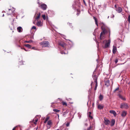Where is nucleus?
<instances>
[{
	"label": "nucleus",
	"instance_id": "1",
	"mask_svg": "<svg viewBox=\"0 0 130 130\" xmlns=\"http://www.w3.org/2000/svg\"><path fill=\"white\" fill-rule=\"evenodd\" d=\"M102 25L101 26V28L102 31L100 34V39L102 40L104 39L105 34L108 33H109V36L110 37V29L106 27L105 25L102 23Z\"/></svg>",
	"mask_w": 130,
	"mask_h": 130
},
{
	"label": "nucleus",
	"instance_id": "2",
	"mask_svg": "<svg viewBox=\"0 0 130 130\" xmlns=\"http://www.w3.org/2000/svg\"><path fill=\"white\" fill-rule=\"evenodd\" d=\"M98 67H97L95 69V71L93 72V74L92 75V77L94 80V82L95 83V86L94 88V90H95L96 89L97 87L98 86V82L97 80L98 77V76L95 75L96 73V71H97Z\"/></svg>",
	"mask_w": 130,
	"mask_h": 130
},
{
	"label": "nucleus",
	"instance_id": "3",
	"mask_svg": "<svg viewBox=\"0 0 130 130\" xmlns=\"http://www.w3.org/2000/svg\"><path fill=\"white\" fill-rule=\"evenodd\" d=\"M40 44L43 47H47L49 46V43L47 41H43L40 43Z\"/></svg>",
	"mask_w": 130,
	"mask_h": 130
},
{
	"label": "nucleus",
	"instance_id": "4",
	"mask_svg": "<svg viewBox=\"0 0 130 130\" xmlns=\"http://www.w3.org/2000/svg\"><path fill=\"white\" fill-rule=\"evenodd\" d=\"M59 45L64 50L68 49V46L64 42L61 41L59 43Z\"/></svg>",
	"mask_w": 130,
	"mask_h": 130
},
{
	"label": "nucleus",
	"instance_id": "5",
	"mask_svg": "<svg viewBox=\"0 0 130 130\" xmlns=\"http://www.w3.org/2000/svg\"><path fill=\"white\" fill-rule=\"evenodd\" d=\"M120 107V108L122 109H127L128 108L129 106L127 103H123L121 104Z\"/></svg>",
	"mask_w": 130,
	"mask_h": 130
},
{
	"label": "nucleus",
	"instance_id": "6",
	"mask_svg": "<svg viewBox=\"0 0 130 130\" xmlns=\"http://www.w3.org/2000/svg\"><path fill=\"white\" fill-rule=\"evenodd\" d=\"M39 4V7H40L43 10H45L47 8V5L44 4H40L39 2L38 3Z\"/></svg>",
	"mask_w": 130,
	"mask_h": 130
},
{
	"label": "nucleus",
	"instance_id": "7",
	"mask_svg": "<svg viewBox=\"0 0 130 130\" xmlns=\"http://www.w3.org/2000/svg\"><path fill=\"white\" fill-rule=\"evenodd\" d=\"M106 43L105 44L104 46L103 47V48H107L109 46L110 43V40H108V41H106Z\"/></svg>",
	"mask_w": 130,
	"mask_h": 130
},
{
	"label": "nucleus",
	"instance_id": "8",
	"mask_svg": "<svg viewBox=\"0 0 130 130\" xmlns=\"http://www.w3.org/2000/svg\"><path fill=\"white\" fill-rule=\"evenodd\" d=\"M104 123L105 125H108L110 123V121L106 118H104Z\"/></svg>",
	"mask_w": 130,
	"mask_h": 130
},
{
	"label": "nucleus",
	"instance_id": "9",
	"mask_svg": "<svg viewBox=\"0 0 130 130\" xmlns=\"http://www.w3.org/2000/svg\"><path fill=\"white\" fill-rule=\"evenodd\" d=\"M104 82L105 85H106L107 87L109 86V81L108 79H106V78H105L104 80Z\"/></svg>",
	"mask_w": 130,
	"mask_h": 130
},
{
	"label": "nucleus",
	"instance_id": "10",
	"mask_svg": "<svg viewBox=\"0 0 130 130\" xmlns=\"http://www.w3.org/2000/svg\"><path fill=\"white\" fill-rule=\"evenodd\" d=\"M41 14L39 12L38 13H36L35 14V19L37 20V21L39 19L40 16Z\"/></svg>",
	"mask_w": 130,
	"mask_h": 130
},
{
	"label": "nucleus",
	"instance_id": "11",
	"mask_svg": "<svg viewBox=\"0 0 130 130\" xmlns=\"http://www.w3.org/2000/svg\"><path fill=\"white\" fill-rule=\"evenodd\" d=\"M118 96L121 99L125 101L126 100V99L125 98L124 96H123L122 95H121L120 94H118Z\"/></svg>",
	"mask_w": 130,
	"mask_h": 130
},
{
	"label": "nucleus",
	"instance_id": "12",
	"mask_svg": "<svg viewBox=\"0 0 130 130\" xmlns=\"http://www.w3.org/2000/svg\"><path fill=\"white\" fill-rule=\"evenodd\" d=\"M127 114V112L126 111H123L121 114V116L122 117H125Z\"/></svg>",
	"mask_w": 130,
	"mask_h": 130
},
{
	"label": "nucleus",
	"instance_id": "13",
	"mask_svg": "<svg viewBox=\"0 0 130 130\" xmlns=\"http://www.w3.org/2000/svg\"><path fill=\"white\" fill-rule=\"evenodd\" d=\"M37 22L36 23V25L38 27H41L42 25V23L40 21H37Z\"/></svg>",
	"mask_w": 130,
	"mask_h": 130
},
{
	"label": "nucleus",
	"instance_id": "14",
	"mask_svg": "<svg viewBox=\"0 0 130 130\" xmlns=\"http://www.w3.org/2000/svg\"><path fill=\"white\" fill-rule=\"evenodd\" d=\"M116 10L118 13H120L122 11V9L121 8L119 7H118L117 8V9H116Z\"/></svg>",
	"mask_w": 130,
	"mask_h": 130
},
{
	"label": "nucleus",
	"instance_id": "15",
	"mask_svg": "<svg viewBox=\"0 0 130 130\" xmlns=\"http://www.w3.org/2000/svg\"><path fill=\"white\" fill-rule=\"evenodd\" d=\"M109 112L110 113L113 114L115 117H116L117 115V113L113 110H110Z\"/></svg>",
	"mask_w": 130,
	"mask_h": 130
},
{
	"label": "nucleus",
	"instance_id": "16",
	"mask_svg": "<svg viewBox=\"0 0 130 130\" xmlns=\"http://www.w3.org/2000/svg\"><path fill=\"white\" fill-rule=\"evenodd\" d=\"M117 51V47L115 46H113V48L112 50V52L113 53L115 54L116 52Z\"/></svg>",
	"mask_w": 130,
	"mask_h": 130
},
{
	"label": "nucleus",
	"instance_id": "17",
	"mask_svg": "<svg viewBox=\"0 0 130 130\" xmlns=\"http://www.w3.org/2000/svg\"><path fill=\"white\" fill-rule=\"evenodd\" d=\"M115 120L114 119H112L111 120V124L110 125L111 126H113L115 123Z\"/></svg>",
	"mask_w": 130,
	"mask_h": 130
},
{
	"label": "nucleus",
	"instance_id": "18",
	"mask_svg": "<svg viewBox=\"0 0 130 130\" xmlns=\"http://www.w3.org/2000/svg\"><path fill=\"white\" fill-rule=\"evenodd\" d=\"M104 107V106L102 105L99 104L98 106V108L99 109H102Z\"/></svg>",
	"mask_w": 130,
	"mask_h": 130
},
{
	"label": "nucleus",
	"instance_id": "19",
	"mask_svg": "<svg viewBox=\"0 0 130 130\" xmlns=\"http://www.w3.org/2000/svg\"><path fill=\"white\" fill-rule=\"evenodd\" d=\"M17 29L18 31L19 32H21L22 31H21V30H22V28L20 26L19 27H17Z\"/></svg>",
	"mask_w": 130,
	"mask_h": 130
},
{
	"label": "nucleus",
	"instance_id": "20",
	"mask_svg": "<svg viewBox=\"0 0 130 130\" xmlns=\"http://www.w3.org/2000/svg\"><path fill=\"white\" fill-rule=\"evenodd\" d=\"M93 19L95 20V24L97 26H98V20L95 17H93Z\"/></svg>",
	"mask_w": 130,
	"mask_h": 130
},
{
	"label": "nucleus",
	"instance_id": "21",
	"mask_svg": "<svg viewBox=\"0 0 130 130\" xmlns=\"http://www.w3.org/2000/svg\"><path fill=\"white\" fill-rule=\"evenodd\" d=\"M52 121L51 120H49L47 122V125H50V126H52Z\"/></svg>",
	"mask_w": 130,
	"mask_h": 130
},
{
	"label": "nucleus",
	"instance_id": "22",
	"mask_svg": "<svg viewBox=\"0 0 130 130\" xmlns=\"http://www.w3.org/2000/svg\"><path fill=\"white\" fill-rule=\"evenodd\" d=\"M103 95H102L101 94L100 95V96H99V100L100 101H101L103 99Z\"/></svg>",
	"mask_w": 130,
	"mask_h": 130
},
{
	"label": "nucleus",
	"instance_id": "23",
	"mask_svg": "<svg viewBox=\"0 0 130 130\" xmlns=\"http://www.w3.org/2000/svg\"><path fill=\"white\" fill-rule=\"evenodd\" d=\"M69 112V111L67 110L66 111L63 113V116L65 117L66 115Z\"/></svg>",
	"mask_w": 130,
	"mask_h": 130
},
{
	"label": "nucleus",
	"instance_id": "24",
	"mask_svg": "<svg viewBox=\"0 0 130 130\" xmlns=\"http://www.w3.org/2000/svg\"><path fill=\"white\" fill-rule=\"evenodd\" d=\"M24 45L26 47L28 48H31V46L29 44H25V45Z\"/></svg>",
	"mask_w": 130,
	"mask_h": 130
},
{
	"label": "nucleus",
	"instance_id": "25",
	"mask_svg": "<svg viewBox=\"0 0 130 130\" xmlns=\"http://www.w3.org/2000/svg\"><path fill=\"white\" fill-rule=\"evenodd\" d=\"M8 11L9 12L7 13L8 15H10L12 13V11L11 9H9Z\"/></svg>",
	"mask_w": 130,
	"mask_h": 130
},
{
	"label": "nucleus",
	"instance_id": "26",
	"mask_svg": "<svg viewBox=\"0 0 130 130\" xmlns=\"http://www.w3.org/2000/svg\"><path fill=\"white\" fill-rule=\"evenodd\" d=\"M62 104L63 105H65L66 106H67V103L65 102H62Z\"/></svg>",
	"mask_w": 130,
	"mask_h": 130
},
{
	"label": "nucleus",
	"instance_id": "27",
	"mask_svg": "<svg viewBox=\"0 0 130 130\" xmlns=\"http://www.w3.org/2000/svg\"><path fill=\"white\" fill-rule=\"evenodd\" d=\"M89 114L88 115V116H89V117L91 119H92L93 118V117L91 115V112H89Z\"/></svg>",
	"mask_w": 130,
	"mask_h": 130
},
{
	"label": "nucleus",
	"instance_id": "28",
	"mask_svg": "<svg viewBox=\"0 0 130 130\" xmlns=\"http://www.w3.org/2000/svg\"><path fill=\"white\" fill-rule=\"evenodd\" d=\"M77 16H78L80 13V11L79 9H77Z\"/></svg>",
	"mask_w": 130,
	"mask_h": 130
},
{
	"label": "nucleus",
	"instance_id": "29",
	"mask_svg": "<svg viewBox=\"0 0 130 130\" xmlns=\"http://www.w3.org/2000/svg\"><path fill=\"white\" fill-rule=\"evenodd\" d=\"M32 41H33L32 40H30L29 41H26L25 42L27 43H29L30 42H32Z\"/></svg>",
	"mask_w": 130,
	"mask_h": 130
},
{
	"label": "nucleus",
	"instance_id": "30",
	"mask_svg": "<svg viewBox=\"0 0 130 130\" xmlns=\"http://www.w3.org/2000/svg\"><path fill=\"white\" fill-rule=\"evenodd\" d=\"M127 20L129 22V23H130V15H129L128 16V18L127 19Z\"/></svg>",
	"mask_w": 130,
	"mask_h": 130
},
{
	"label": "nucleus",
	"instance_id": "31",
	"mask_svg": "<svg viewBox=\"0 0 130 130\" xmlns=\"http://www.w3.org/2000/svg\"><path fill=\"white\" fill-rule=\"evenodd\" d=\"M53 110L54 111L56 112H59L60 111V110L57 109H53Z\"/></svg>",
	"mask_w": 130,
	"mask_h": 130
},
{
	"label": "nucleus",
	"instance_id": "32",
	"mask_svg": "<svg viewBox=\"0 0 130 130\" xmlns=\"http://www.w3.org/2000/svg\"><path fill=\"white\" fill-rule=\"evenodd\" d=\"M42 17L43 18L44 20L45 19V15H42Z\"/></svg>",
	"mask_w": 130,
	"mask_h": 130
},
{
	"label": "nucleus",
	"instance_id": "33",
	"mask_svg": "<svg viewBox=\"0 0 130 130\" xmlns=\"http://www.w3.org/2000/svg\"><path fill=\"white\" fill-rule=\"evenodd\" d=\"M119 87H118L115 90H114V92H115V91H116L117 90H119Z\"/></svg>",
	"mask_w": 130,
	"mask_h": 130
},
{
	"label": "nucleus",
	"instance_id": "34",
	"mask_svg": "<svg viewBox=\"0 0 130 130\" xmlns=\"http://www.w3.org/2000/svg\"><path fill=\"white\" fill-rule=\"evenodd\" d=\"M38 121V119H36L35 120V122H34V123L35 124H36V123H37V122Z\"/></svg>",
	"mask_w": 130,
	"mask_h": 130
},
{
	"label": "nucleus",
	"instance_id": "35",
	"mask_svg": "<svg viewBox=\"0 0 130 130\" xmlns=\"http://www.w3.org/2000/svg\"><path fill=\"white\" fill-rule=\"evenodd\" d=\"M51 126H50V125H47V128L48 129L50 128H51Z\"/></svg>",
	"mask_w": 130,
	"mask_h": 130
},
{
	"label": "nucleus",
	"instance_id": "36",
	"mask_svg": "<svg viewBox=\"0 0 130 130\" xmlns=\"http://www.w3.org/2000/svg\"><path fill=\"white\" fill-rule=\"evenodd\" d=\"M70 125V123L69 122H68L66 124V126L67 127H68Z\"/></svg>",
	"mask_w": 130,
	"mask_h": 130
},
{
	"label": "nucleus",
	"instance_id": "37",
	"mask_svg": "<svg viewBox=\"0 0 130 130\" xmlns=\"http://www.w3.org/2000/svg\"><path fill=\"white\" fill-rule=\"evenodd\" d=\"M31 49H33V50H37V48H36L35 47H31Z\"/></svg>",
	"mask_w": 130,
	"mask_h": 130
},
{
	"label": "nucleus",
	"instance_id": "38",
	"mask_svg": "<svg viewBox=\"0 0 130 130\" xmlns=\"http://www.w3.org/2000/svg\"><path fill=\"white\" fill-rule=\"evenodd\" d=\"M32 29H36V27L35 26H33L32 27Z\"/></svg>",
	"mask_w": 130,
	"mask_h": 130
},
{
	"label": "nucleus",
	"instance_id": "39",
	"mask_svg": "<svg viewBox=\"0 0 130 130\" xmlns=\"http://www.w3.org/2000/svg\"><path fill=\"white\" fill-rule=\"evenodd\" d=\"M49 117H47L45 119V120H47V121L49 119Z\"/></svg>",
	"mask_w": 130,
	"mask_h": 130
},
{
	"label": "nucleus",
	"instance_id": "40",
	"mask_svg": "<svg viewBox=\"0 0 130 130\" xmlns=\"http://www.w3.org/2000/svg\"><path fill=\"white\" fill-rule=\"evenodd\" d=\"M118 62V59H116L115 60V62L116 63H117Z\"/></svg>",
	"mask_w": 130,
	"mask_h": 130
},
{
	"label": "nucleus",
	"instance_id": "41",
	"mask_svg": "<svg viewBox=\"0 0 130 130\" xmlns=\"http://www.w3.org/2000/svg\"><path fill=\"white\" fill-rule=\"evenodd\" d=\"M93 84V82H91V88H92V86H92V84Z\"/></svg>",
	"mask_w": 130,
	"mask_h": 130
},
{
	"label": "nucleus",
	"instance_id": "42",
	"mask_svg": "<svg viewBox=\"0 0 130 130\" xmlns=\"http://www.w3.org/2000/svg\"><path fill=\"white\" fill-rule=\"evenodd\" d=\"M47 121V120H45L44 122V123H46Z\"/></svg>",
	"mask_w": 130,
	"mask_h": 130
},
{
	"label": "nucleus",
	"instance_id": "43",
	"mask_svg": "<svg viewBox=\"0 0 130 130\" xmlns=\"http://www.w3.org/2000/svg\"><path fill=\"white\" fill-rule=\"evenodd\" d=\"M47 121V120H45L44 122V123H46Z\"/></svg>",
	"mask_w": 130,
	"mask_h": 130
},
{
	"label": "nucleus",
	"instance_id": "44",
	"mask_svg": "<svg viewBox=\"0 0 130 130\" xmlns=\"http://www.w3.org/2000/svg\"><path fill=\"white\" fill-rule=\"evenodd\" d=\"M115 8H116V9H117V7L116 5H115Z\"/></svg>",
	"mask_w": 130,
	"mask_h": 130
},
{
	"label": "nucleus",
	"instance_id": "45",
	"mask_svg": "<svg viewBox=\"0 0 130 130\" xmlns=\"http://www.w3.org/2000/svg\"><path fill=\"white\" fill-rule=\"evenodd\" d=\"M69 25L70 26H72V24H71V23H69Z\"/></svg>",
	"mask_w": 130,
	"mask_h": 130
},
{
	"label": "nucleus",
	"instance_id": "46",
	"mask_svg": "<svg viewBox=\"0 0 130 130\" xmlns=\"http://www.w3.org/2000/svg\"><path fill=\"white\" fill-rule=\"evenodd\" d=\"M85 125L86 126H87L88 125V124L87 123H85Z\"/></svg>",
	"mask_w": 130,
	"mask_h": 130
},
{
	"label": "nucleus",
	"instance_id": "47",
	"mask_svg": "<svg viewBox=\"0 0 130 130\" xmlns=\"http://www.w3.org/2000/svg\"><path fill=\"white\" fill-rule=\"evenodd\" d=\"M15 127H14L12 129V130H14L15 129Z\"/></svg>",
	"mask_w": 130,
	"mask_h": 130
},
{
	"label": "nucleus",
	"instance_id": "48",
	"mask_svg": "<svg viewBox=\"0 0 130 130\" xmlns=\"http://www.w3.org/2000/svg\"><path fill=\"white\" fill-rule=\"evenodd\" d=\"M91 89H90L89 90V92H91Z\"/></svg>",
	"mask_w": 130,
	"mask_h": 130
},
{
	"label": "nucleus",
	"instance_id": "49",
	"mask_svg": "<svg viewBox=\"0 0 130 130\" xmlns=\"http://www.w3.org/2000/svg\"><path fill=\"white\" fill-rule=\"evenodd\" d=\"M23 49L25 51H27L26 50V49L25 48H23Z\"/></svg>",
	"mask_w": 130,
	"mask_h": 130
},
{
	"label": "nucleus",
	"instance_id": "50",
	"mask_svg": "<svg viewBox=\"0 0 130 130\" xmlns=\"http://www.w3.org/2000/svg\"><path fill=\"white\" fill-rule=\"evenodd\" d=\"M36 21V20H35V21H34L33 22V23L34 24H35V21Z\"/></svg>",
	"mask_w": 130,
	"mask_h": 130
},
{
	"label": "nucleus",
	"instance_id": "51",
	"mask_svg": "<svg viewBox=\"0 0 130 130\" xmlns=\"http://www.w3.org/2000/svg\"><path fill=\"white\" fill-rule=\"evenodd\" d=\"M61 53L62 54H63V52H61Z\"/></svg>",
	"mask_w": 130,
	"mask_h": 130
},
{
	"label": "nucleus",
	"instance_id": "52",
	"mask_svg": "<svg viewBox=\"0 0 130 130\" xmlns=\"http://www.w3.org/2000/svg\"><path fill=\"white\" fill-rule=\"evenodd\" d=\"M24 48H23L22 47H21V49H23Z\"/></svg>",
	"mask_w": 130,
	"mask_h": 130
},
{
	"label": "nucleus",
	"instance_id": "53",
	"mask_svg": "<svg viewBox=\"0 0 130 130\" xmlns=\"http://www.w3.org/2000/svg\"><path fill=\"white\" fill-rule=\"evenodd\" d=\"M4 16V14H3V16Z\"/></svg>",
	"mask_w": 130,
	"mask_h": 130
},
{
	"label": "nucleus",
	"instance_id": "54",
	"mask_svg": "<svg viewBox=\"0 0 130 130\" xmlns=\"http://www.w3.org/2000/svg\"><path fill=\"white\" fill-rule=\"evenodd\" d=\"M57 130H59V129H57Z\"/></svg>",
	"mask_w": 130,
	"mask_h": 130
},
{
	"label": "nucleus",
	"instance_id": "55",
	"mask_svg": "<svg viewBox=\"0 0 130 130\" xmlns=\"http://www.w3.org/2000/svg\"><path fill=\"white\" fill-rule=\"evenodd\" d=\"M84 3H85V2H84Z\"/></svg>",
	"mask_w": 130,
	"mask_h": 130
},
{
	"label": "nucleus",
	"instance_id": "56",
	"mask_svg": "<svg viewBox=\"0 0 130 130\" xmlns=\"http://www.w3.org/2000/svg\"><path fill=\"white\" fill-rule=\"evenodd\" d=\"M99 74H100V73H99V74H98V75H99Z\"/></svg>",
	"mask_w": 130,
	"mask_h": 130
}]
</instances>
